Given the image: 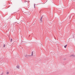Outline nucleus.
<instances>
[{"instance_id":"2","label":"nucleus","mask_w":75,"mask_h":75,"mask_svg":"<svg viewBox=\"0 0 75 75\" xmlns=\"http://www.w3.org/2000/svg\"><path fill=\"white\" fill-rule=\"evenodd\" d=\"M75 55L73 54H72L70 56V57H74Z\"/></svg>"},{"instance_id":"3","label":"nucleus","mask_w":75,"mask_h":75,"mask_svg":"<svg viewBox=\"0 0 75 75\" xmlns=\"http://www.w3.org/2000/svg\"><path fill=\"white\" fill-rule=\"evenodd\" d=\"M16 67L17 68H18V69H19V68H20L19 66H17Z\"/></svg>"},{"instance_id":"1","label":"nucleus","mask_w":75,"mask_h":75,"mask_svg":"<svg viewBox=\"0 0 75 75\" xmlns=\"http://www.w3.org/2000/svg\"><path fill=\"white\" fill-rule=\"evenodd\" d=\"M42 16L40 20V23H41L42 22Z\"/></svg>"},{"instance_id":"11","label":"nucleus","mask_w":75,"mask_h":75,"mask_svg":"<svg viewBox=\"0 0 75 75\" xmlns=\"http://www.w3.org/2000/svg\"><path fill=\"white\" fill-rule=\"evenodd\" d=\"M27 55L25 56V57H26L27 58Z\"/></svg>"},{"instance_id":"7","label":"nucleus","mask_w":75,"mask_h":75,"mask_svg":"<svg viewBox=\"0 0 75 75\" xmlns=\"http://www.w3.org/2000/svg\"><path fill=\"white\" fill-rule=\"evenodd\" d=\"M6 47V45L4 44L3 46V47Z\"/></svg>"},{"instance_id":"6","label":"nucleus","mask_w":75,"mask_h":75,"mask_svg":"<svg viewBox=\"0 0 75 75\" xmlns=\"http://www.w3.org/2000/svg\"><path fill=\"white\" fill-rule=\"evenodd\" d=\"M12 41H13V40L11 38V42H12Z\"/></svg>"},{"instance_id":"8","label":"nucleus","mask_w":75,"mask_h":75,"mask_svg":"<svg viewBox=\"0 0 75 75\" xmlns=\"http://www.w3.org/2000/svg\"><path fill=\"white\" fill-rule=\"evenodd\" d=\"M33 52H32V54H31V56H33Z\"/></svg>"},{"instance_id":"4","label":"nucleus","mask_w":75,"mask_h":75,"mask_svg":"<svg viewBox=\"0 0 75 75\" xmlns=\"http://www.w3.org/2000/svg\"><path fill=\"white\" fill-rule=\"evenodd\" d=\"M25 3H28V2L27 1H25Z\"/></svg>"},{"instance_id":"9","label":"nucleus","mask_w":75,"mask_h":75,"mask_svg":"<svg viewBox=\"0 0 75 75\" xmlns=\"http://www.w3.org/2000/svg\"><path fill=\"white\" fill-rule=\"evenodd\" d=\"M8 74H9V73H8V72H7L6 73V74H7V75Z\"/></svg>"},{"instance_id":"5","label":"nucleus","mask_w":75,"mask_h":75,"mask_svg":"<svg viewBox=\"0 0 75 75\" xmlns=\"http://www.w3.org/2000/svg\"><path fill=\"white\" fill-rule=\"evenodd\" d=\"M67 45H66L65 46H64V48H67Z\"/></svg>"},{"instance_id":"12","label":"nucleus","mask_w":75,"mask_h":75,"mask_svg":"<svg viewBox=\"0 0 75 75\" xmlns=\"http://www.w3.org/2000/svg\"><path fill=\"white\" fill-rule=\"evenodd\" d=\"M30 35L29 37H30Z\"/></svg>"},{"instance_id":"10","label":"nucleus","mask_w":75,"mask_h":75,"mask_svg":"<svg viewBox=\"0 0 75 75\" xmlns=\"http://www.w3.org/2000/svg\"><path fill=\"white\" fill-rule=\"evenodd\" d=\"M35 4H34V8H35Z\"/></svg>"}]
</instances>
